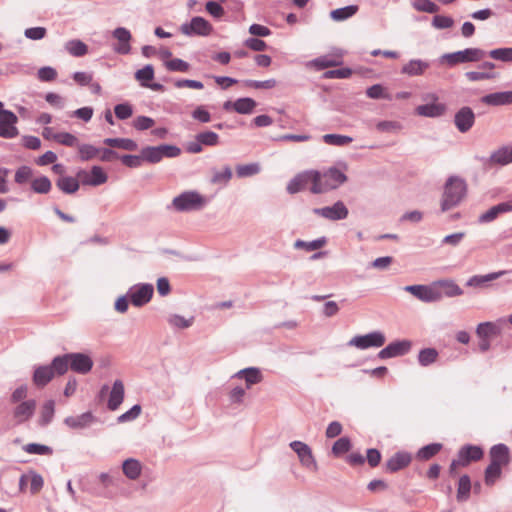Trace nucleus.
<instances>
[{
	"label": "nucleus",
	"mask_w": 512,
	"mask_h": 512,
	"mask_svg": "<svg viewBox=\"0 0 512 512\" xmlns=\"http://www.w3.org/2000/svg\"><path fill=\"white\" fill-rule=\"evenodd\" d=\"M376 129L383 133H397L402 129V125L397 121H379L376 124Z\"/></svg>",
	"instance_id": "obj_62"
},
{
	"label": "nucleus",
	"mask_w": 512,
	"mask_h": 512,
	"mask_svg": "<svg viewBox=\"0 0 512 512\" xmlns=\"http://www.w3.org/2000/svg\"><path fill=\"white\" fill-rule=\"evenodd\" d=\"M506 273L507 271L502 270L498 272L489 273L486 275H474L467 280L466 285L469 287L482 288L485 287L487 283H489L490 281L498 279L499 277Z\"/></svg>",
	"instance_id": "obj_33"
},
{
	"label": "nucleus",
	"mask_w": 512,
	"mask_h": 512,
	"mask_svg": "<svg viewBox=\"0 0 512 512\" xmlns=\"http://www.w3.org/2000/svg\"><path fill=\"white\" fill-rule=\"evenodd\" d=\"M180 32L188 37L208 36L213 31L212 25L203 17L195 16L190 22H185L180 26Z\"/></svg>",
	"instance_id": "obj_8"
},
{
	"label": "nucleus",
	"mask_w": 512,
	"mask_h": 512,
	"mask_svg": "<svg viewBox=\"0 0 512 512\" xmlns=\"http://www.w3.org/2000/svg\"><path fill=\"white\" fill-rule=\"evenodd\" d=\"M37 403L29 399L18 403L12 410V417L16 424H23L30 420L35 413Z\"/></svg>",
	"instance_id": "obj_13"
},
{
	"label": "nucleus",
	"mask_w": 512,
	"mask_h": 512,
	"mask_svg": "<svg viewBox=\"0 0 512 512\" xmlns=\"http://www.w3.org/2000/svg\"><path fill=\"white\" fill-rule=\"evenodd\" d=\"M322 139L326 144L333 146H345L353 141L352 137L340 134H325Z\"/></svg>",
	"instance_id": "obj_56"
},
{
	"label": "nucleus",
	"mask_w": 512,
	"mask_h": 512,
	"mask_svg": "<svg viewBox=\"0 0 512 512\" xmlns=\"http://www.w3.org/2000/svg\"><path fill=\"white\" fill-rule=\"evenodd\" d=\"M346 181V174L336 167L323 172L314 170V185L311 186L310 191L314 194H322L337 189Z\"/></svg>",
	"instance_id": "obj_2"
},
{
	"label": "nucleus",
	"mask_w": 512,
	"mask_h": 512,
	"mask_svg": "<svg viewBox=\"0 0 512 512\" xmlns=\"http://www.w3.org/2000/svg\"><path fill=\"white\" fill-rule=\"evenodd\" d=\"M403 290L424 303H433L442 300V291L436 287L435 282L430 285H407Z\"/></svg>",
	"instance_id": "obj_5"
},
{
	"label": "nucleus",
	"mask_w": 512,
	"mask_h": 512,
	"mask_svg": "<svg viewBox=\"0 0 512 512\" xmlns=\"http://www.w3.org/2000/svg\"><path fill=\"white\" fill-rule=\"evenodd\" d=\"M78 153L81 161H88L95 158L101 151V149L91 145V144H79Z\"/></svg>",
	"instance_id": "obj_54"
},
{
	"label": "nucleus",
	"mask_w": 512,
	"mask_h": 512,
	"mask_svg": "<svg viewBox=\"0 0 512 512\" xmlns=\"http://www.w3.org/2000/svg\"><path fill=\"white\" fill-rule=\"evenodd\" d=\"M483 455L484 452L480 446L467 444L459 449L457 458L460 461L461 467H466L471 462L479 461L482 459Z\"/></svg>",
	"instance_id": "obj_17"
},
{
	"label": "nucleus",
	"mask_w": 512,
	"mask_h": 512,
	"mask_svg": "<svg viewBox=\"0 0 512 512\" xmlns=\"http://www.w3.org/2000/svg\"><path fill=\"white\" fill-rule=\"evenodd\" d=\"M103 143L110 147L120 148L127 151H135L138 148L137 143L129 138H106Z\"/></svg>",
	"instance_id": "obj_37"
},
{
	"label": "nucleus",
	"mask_w": 512,
	"mask_h": 512,
	"mask_svg": "<svg viewBox=\"0 0 512 512\" xmlns=\"http://www.w3.org/2000/svg\"><path fill=\"white\" fill-rule=\"evenodd\" d=\"M436 287L438 289L443 288L442 297H456L463 294V290L460 288L458 284H456L452 280H439L435 281Z\"/></svg>",
	"instance_id": "obj_36"
},
{
	"label": "nucleus",
	"mask_w": 512,
	"mask_h": 512,
	"mask_svg": "<svg viewBox=\"0 0 512 512\" xmlns=\"http://www.w3.org/2000/svg\"><path fill=\"white\" fill-rule=\"evenodd\" d=\"M55 413V403L53 400L46 401L41 409L39 425L47 426L53 419Z\"/></svg>",
	"instance_id": "obj_48"
},
{
	"label": "nucleus",
	"mask_w": 512,
	"mask_h": 512,
	"mask_svg": "<svg viewBox=\"0 0 512 512\" xmlns=\"http://www.w3.org/2000/svg\"><path fill=\"white\" fill-rule=\"evenodd\" d=\"M64 47L65 50L73 57H82L88 53V46L79 39L67 41Z\"/></svg>",
	"instance_id": "obj_38"
},
{
	"label": "nucleus",
	"mask_w": 512,
	"mask_h": 512,
	"mask_svg": "<svg viewBox=\"0 0 512 512\" xmlns=\"http://www.w3.org/2000/svg\"><path fill=\"white\" fill-rule=\"evenodd\" d=\"M232 178V170L229 166L223 167L222 170H213L211 177L212 184L227 185Z\"/></svg>",
	"instance_id": "obj_51"
},
{
	"label": "nucleus",
	"mask_w": 512,
	"mask_h": 512,
	"mask_svg": "<svg viewBox=\"0 0 512 512\" xmlns=\"http://www.w3.org/2000/svg\"><path fill=\"white\" fill-rule=\"evenodd\" d=\"M481 102L488 106H504L512 104V91L494 92L484 95Z\"/></svg>",
	"instance_id": "obj_25"
},
{
	"label": "nucleus",
	"mask_w": 512,
	"mask_h": 512,
	"mask_svg": "<svg viewBox=\"0 0 512 512\" xmlns=\"http://www.w3.org/2000/svg\"><path fill=\"white\" fill-rule=\"evenodd\" d=\"M257 103L249 97L239 98L235 100L234 111L239 114H251L256 108Z\"/></svg>",
	"instance_id": "obj_42"
},
{
	"label": "nucleus",
	"mask_w": 512,
	"mask_h": 512,
	"mask_svg": "<svg viewBox=\"0 0 512 512\" xmlns=\"http://www.w3.org/2000/svg\"><path fill=\"white\" fill-rule=\"evenodd\" d=\"M386 342V337L381 331H373L365 335H356L352 337L347 345L355 347L360 350H366L369 348L382 347Z\"/></svg>",
	"instance_id": "obj_6"
},
{
	"label": "nucleus",
	"mask_w": 512,
	"mask_h": 512,
	"mask_svg": "<svg viewBox=\"0 0 512 512\" xmlns=\"http://www.w3.org/2000/svg\"><path fill=\"white\" fill-rule=\"evenodd\" d=\"M23 450L28 454L36 455H51L53 452L51 447L39 443H28L23 446Z\"/></svg>",
	"instance_id": "obj_57"
},
{
	"label": "nucleus",
	"mask_w": 512,
	"mask_h": 512,
	"mask_svg": "<svg viewBox=\"0 0 512 512\" xmlns=\"http://www.w3.org/2000/svg\"><path fill=\"white\" fill-rule=\"evenodd\" d=\"M357 11H358L357 5H348V6H345L342 8L332 10L330 12V17L332 18V20H334L336 22H341V21H345V20L351 18L352 16H354L357 13Z\"/></svg>",
	"instance_id": "obj_39"
},
{
	"label": "nucleus",
	"mask_w": 512,
	"mask_h": 512,
	"mask_svg": "<svg viewBox=\"0 0 512 512\" xmlns=\"http://www.w3.org/2000/svg\"><path fill=\"white\" fill-rule=\"evenodd\" d=\"M351 449V441L348 437H341L332 446V454L336 457L348 452Z\"/></svg>",
	"instance_id": "obj_61"
},
{
	"label": "nucleus",
	"mask_w": 512,
	"mask_h": 512,
	"mask_svg": "<svg viewBox=\"0 0 512 512\" xmlns=\"http://www.w3.org/2000/svg\"><path fill=\"white\" fill-rule=\"evenodd\" d=\"M2 113L3 116L0 117V136L5 139H12L19 133L16 127L18 118L12 111Z\"/></svg>",
	"instance_id": "obj_16"
},
{
	"label": "nucleus",
	"mask_w": 512,
	"mask_h": 512,
	"mask_svg": "<svg viewBox=\"0 0 512 512\" xmlns=\"http://www.w3.org/2000/svg\"><path fill=\"white\" fill-rule=\"evenodd\" d=\"M53 140L67 147H77L78 138L69 132H60L53 135Z\"/></svg>",
	"instance_id": "obj_59"
},
{
	"label": "nucleus",
	"mask_w": 512,
	"mask_h": 512,
	"mask_svg": "<svg viewBox=\"0 0 512 512\" xmlns=\"http://www.w3.org/2000/svg\"><path fill=\"white\" fill-rule=\"evenodd\" d=\"M412 348L410 340H397L391 342L382 350L379 351L378 357L380 359H389L406 355Z\"/></svg>",
	"instance_id": "obj_11"
},
{
	"label": "nucleus",
	"mask_w": 512,
	"mask_h": 512,
	"mask_svg": "<svg viewBox=\"0 0 512 512\" xmlns=\"http://www.w3.org/2000/svg\"><path fill=\"white\" fill-rule=\"evenodd\" d=\"M114 113L116 117L120 120H126L130 118L133 114V107L130 103L125 102L121 104H117L114 107Z\"/></svg>",
	"instance_id": "obj_64"
},
{
	"label": "nucleus",
	"mask_w": 512,
	"mask_h": 512,
	"mask_svg": "<svg viewBox=\"0 0 512 512\" xmlns=\"http://www.w3.org/2000/svg\"><path fill=\"white\" fill-rule=\"evenodd\" d=\"M500 330L493 322H482L477 326L476 334L479 338H489L499 334Z\"/></svg>",
	"instance_id": "obj_52"
},
{
	"label": "nucleus",
	"mask_w": 512,
	"mask_h": 512,
	"mask_svg": "<svg viewBox=\"0 0 512 512\" xmlns=\"http://www.w3.org/2000/svg\"><path fill=\"white\" fill-rule=\"evenodd\" d=\"M52 188V183L47 176H40L31 181V189L38 194H47Z\"/></svg>",
	"instance_id": "obj_47"
},
{
	"label": "nucleus",
	"mask_w": 512,
	"mask_h": 512,
	"mask_svg": "<svg viewBox=\"0 0 512 512\" xmlns=\"http://www.w3.org/2000/svg\"><path fill=\"white\" fill-rule=\"evenodd\" d=\"M28 481H30V491L32 494L39 492L44 485L43 477L33 470L28 473Z\"/></svg>",
	"instance_id": "obj_63"
},
{
	"label": "nucleus",
	"mask_w": 512,
	"mask_h": 512,
	"mask_svg": "<svg viewBox=\"0 0 512 512\" xmlns=\"http://www.w3.org/2000/svg\"><path fill=\"white\" fill-rule=\"evenodd\" d=\"M49 366L53 369L54 375H64L70 368L68 353L54 357Z\"/></svg>",
	"instance_id": "obj_43"
},
{
	"label": "nucleus",
	"mask_w": 512,
	"mask_h": 512,
	"mask_svg": "<svg viewBox=\"0 0 512 512\" xmlns=\"http://www.w3.org/2000/svg\"><path fill=\"white\" fill-rule=\"evenodd\" d=\"M417 114L424 117H440L446 111V105L439 102L420 105L416 108Z\"/></svg>",
	"instance_id": "obj_32"
},
{
	"label": "nucleus",
	"mask_w": 512,
	"mask_h": 512,
	"mask_svg": "<svg viewBox=\"0 0 512 512\" xmlns=\"http://www.w3.org/2000/svg\"><path fill=\"white\" fill-rule=\"evenodd\" d=\"M472 484L470 477L465 474L459 478L456 499L458 502H466L470 498Z\"/></svg>",
	"instance_id": "obj_34"
},
{
	"label": "nucleus",
	"mask_w": 512,
	"mask_h": 512,
	"mask_svg": "<svg viewBox=\"0 0 512 512\" xmlns=\"http://www.w3.org/2000/svg\"><path fill=\"white\" fill-rule=\"evenodd\" d=\"M411 459L410 453L403 451L397 452L386 462V468L389 472H397L408 466Z\"/></svg>",
	"instance_id": "obj_29"
},
{
	"label": "nucleus",
	"mask_w": 512,
	"mask_h": 512,
	"mask_svg": "<svg viewBox=\"0 0 512 512\" xmlns=\"http://www.w3.org/2000/svg\"><path fill=\"white\" fill-rule=\"evenodd\" d=\"M439 353L435 348H424L418 353V363L422 367H427L435 363L438 359Z\"/></svg>",
	"instance_id": "obj_40"
},
{
	"label": "nucleus",
	"mask_w": 512,
	"mask_h": 512,
	"mask_svg": "<svg viewBox=\"0 0 512 512\" xmlns=\"http://www.w3.org/2000/svg\"><path fill=\"white\" fill-rule=\"evenodd\" d=\"M308 183L314 185V170L304 171L294 176L287 184V192L296 194L302 191Z\"/></svg>",
	"instance_id": "obj_20"
},
{
	"label": "nucleus",
	"mask_w": 512,
	"mask_h": 512,
	"mask_svg": "<svg viewBox=\"0 0 512 512\" xmlns=\"http://www.w3.org/2000/svg\"><path fill=\"white\" fill-rule=\"evenodd\" d=\"M490 464L506 466L510 462V450L507 445L499 443L490 448Z\"/></svg>",
	"instance_id": "obj_21"
},
{
	"label": "nucleus",
	"mask_w": 512,
	"mask_h": 512,
	"mask_svg": "<svg viewBox=\"0 0 512 512\" xmlns=\"http://www.w3.org/2000/svg\"><path fill=\"white\" fill-rule=\"evenodd\" d=\"M124 384L121 380H115L111 391L109 393V399L107 403V407L111 411H115L119 408L124 400Z\"/></svg>",
	"instance_id": "obj_26"
},
{
	"label": "nucleus",
	"mask_w": 512,
	"mask_h": 512,
	"mask_svg": "<svg viewBox=\"0 0 512 512\" xmlns=\"http://www.w3.org/2000/svg\"><path fill=\"white\" fill-rule=\"evenodd\" d=\"M112 36L117 40V43L113 46L115 53L127 55L131 52L130 41L132 39V34L127 28L117 27L112 31Z\"/></svg>",
	"instance_id": "obj_14"
},
{
	"label": "nucleus",
	"mask_w": 512,
	"mask_h": 512,
	"mask_svg": "<svg viewBox=\"0 0 512 512\" xmlns=\"http://www.w3.org/2000/svg\"><path fill=\"white\" fill-rule=\"evenodd\" d=\"M142 469L141 462L135 458H128L122 463L123 474L131 481H135L141 476Z\"/></svg>",
	"instance_id": "obj_31"
},
{
	"label": "nucleus",
	"mask_w": 512,
	"mask_h": 512,
	"mask_svg": "<svg viewBox=\"0 0 512 512\" xmlns=\"http://www.w3.org/2000/svg\"><path fill=\"white\" fill-rule=\"evenodd\" d=\"M127 294L134 307H143L151 301L154 286L150 283H137L129 287Z\"/></svg>",
	"instance_id": "obj_7"
},
{
	"label": "nucleus",
	"mask_w": 512,
	"mask_h": 512,
	"mask_svg": "<svg viewBox=\"0 0 512 512\" xmlns=\"http://www.w3.org/2000/svg\"><path fill=\"white\" fill-rule=\"evenodd\" d=\"M141 157L143 161L149 163H158L162 160V154L158 146H147L141 150Z\"/></svg>",
	"instance_id": "obj_53"
},
{
	"label": "nucleus",
	"mask_w": 512,
	"mask_h": 512,
	"mask_svg": "<svg viewBox=\"0 0 512 512\" xmlns=\"http://www.w3.org/2000/svg\"><path fill=\"white\" fill-rule=\"evenodd\" d=\"M196 139L203 146H217L219 144V135L213 131H204L196 135Z\"/></svg>",
	"instance_id": "obj_58"
},
{
	"label": "nucleus",
	"mask_w": 512,
	"mask_h": 512,
	"mask_svg": "<svg viewBox=\"0 0 512 512\" xmlns=\"http://www.w3.org/2000/svg\"><path fill=\"white\" fill-rule=\"evenodd\" d=\"M495 67V63L485 61L478 66V71H468L465 73V77L471 82L494 80L499 77V74L494 71Z\"/></svg>",
	"instance_id": "obj_12"
},
{
	"label": "nucleus",
	"mask_w": 512,
	"mask_h": 512,
	"mask_svg": "<svg viewBox=\"0 0 512 512\" xmlns=\"http://www.w3.org/2000/svg\"><path fill=\"white\" fill-rule=\"evenodd\" d=\"M487 162L490 165H499L506 166L512 163V144L511 145H503L498 149L494 150Z\"/></svg>",
	"instance_id": "obj_22"
},
{
	"label": "nucleus",
	"mask_w": 512,
	"mask_h": 512,
	"mask_svg": "<svg viewBox=\"0 0 512 512\" xmlns=\"http://www.w3.org/2000/svg\"><path fill=\"white\" fill-rule=\"evenodd\" d=\"M261 171L259 163H248L236 166V174L239 178L251 177Z\"/></svg>",
	"instance_id": "obj_50"
},
{
	"label": "nucleus",
	"mask_w": 512,
	"mask_h": 512,
	"mask_svg": "<svg viewBox=\"0 0 512 512\" xmlns=\"http://www.w3.org/2000/svg\"><path fill=\"white\" fill-rule=\"evenodd\" d=\"M70 369L79 374H87L93 367L92 358L84 353H68Z\"/></svg>",
	"instance_id": "obj_15"
},
{
	"label": "nucleus",
	"mask_w": 512,
	"mask_h": 512,
	"mask_svg": "<svg viewBox=\"0 0 512 512\" xmlns=\"http://www.w3.org/2000/svg\"><path fill=\"white\" fill-rule=\"evenodd\" d=\"M502 466L489 464L485 469L484 481L488 486H493L496 481L501 477Z\"/></svg>",
	"instance_id": "obj_49"
},
{
	"label": "nucleus",
	"mask_w": 512,
	"mask_h": 512,
	"mask_svg": "<svg viewBox=\"0 0 512 512\" xmlns=\"http://www.w3.org/2000/svg\"><path fill=\"white\" fill-rule=\"evenodd\" d=\"M208 202V198L201 195L198 191L188 190L174 197L171 204L167 206V209L181 213L200 211Z\"/></svg>",
	"instance_id": "obj_3"
},
{
	"label": "nucleus",
	"mask_w": 512,
	"mask_h": 512,
	"mask_svg": "<svg viewBox=\"0 0 512 512\" xmlns=\"http://www.w3.org/2000/svg\"><path fill=\"white\" fill-rule=\"evenodd\" d=\"M167 322L172 328L187 329L194 323V317L185 318L179 314H170L167 317Z\"/></svg>",
	"instance_id": "obj_41"
},
{
	"label": "nucleus",
	"mask_w": 512,
	"mask_h": 512,
	"mask_svg": "<svg viewBox=\"0 0 512 512\" xmlns=\"http://www.w3.org/2000/svg\"><path fill=\"white\" fill-rule=\"evenodd\" d=\"M338 65V62L335 61L330 56H321L318 58H315L307 63V66H313L318 70H323L329 67H334Z\"/></svg>",
	"instance_id": "obj_60"
},
{
	"label": "nucleus",
	"mask_w": 512,
	"mask_h": 512,
	"mask_svg": "<svg viewBox=\"0 0 512 512\" xmlns=\"http://www.w3.org/2000/svg\"><path fill=\"white\" fill-rule=\"evenodd\" d=\"M233 378L243 379L246 383V389H250L253 385L260 383L263 376L259 368L248 367L236 372Z\"/></svg>",
	"instance_id": "obj_24"
},
{
	"label": "nucleus",
	"mask_w": 512,
	"mask_h": 512,
	"mask_svg": "<svg viewBox=\"0 0 512 512\" xmlns=\"http://www.w3.org/2000/svg\"><path fill=\"white\" fill-rule=\"evenodd\" d=\"M53 377V369L49 365H40L35 367L32 380L37 387H44Z\"/></svg>",
	"instance_id": "obj_30"
},
{
	"label": "nucleus",
	"mask_w": 512,
	"mask_h": 512,
	"mask_svg": "<svg viewBox=\"0 0 512 512\" xmlns=\"http://www.w3.org/2000/svg\"><path fill=\"white\" fill-rule=\"evenodd\" d=\"M154 78V68L151 64L145 65L135 73V79L140 82L141 86L146 87L148 82Z\"/></svg>",
	"instance_id": "obj_55"
},
{
	"label": "nucleus",
	"mask_w": 512,
	"mask_h": 512,
	"mask_svg": "<svg viewBox=\"0 0 512 512\" xmlns=\"http://www.w3.org/2000/svg\"><path fill=\"white\" fill-rule=\"evenodd\" d=\"M313 214L322 217L329 221L344 220L348 217L349 210L343 201H337L331 206H325L321 208H314Z\"/></svg>",
	"instance_id": "obj_9"
},
{
	"label": "nucleus",
	"mask_w": 512,
	"mask_h": 512,
	"mask_svg": "<svg viewBox=\"0 0 512 512\" xmlns=\"http://www.w3.org/2000/svg\"><path fill=\"white\" fill-rule=\"evenodd\" d=\"M490 58L504 63H512V47H502L486 52Z\"/></svg>",
	"instance_id": "obj_46"
},
{
	"label": "nucleus",
	"mask_w": 512,
	"mask_h": 512,
	"mask_svg": "<svg viewBox=\"0 0 512 512\" xmlns=\"http://www.w3.org/2000/svg\"><path fill=\"white\" fill-rule=\"evenodd\" d=\"M84 185L99 186L107 182L108 176L100 166H93L90 173L82 170L78 173Z\"/></svg>",
	"instance_id": "obj_19"
},
{
	"label": "nucleus",
	"mask_w": 512,
	"mask_h": 512,
	"mask_svg": "<svg viewBox=\"0 0 512 512\" xmlns=\"http://www.w3.org/2000/svg\"><path fill=\"white\" fill-rule=\"evenodd\" d=\"M56 186L65 194H73L80 187L78 179L72 176L59 177L56 181Z\"/></svg>",
	"instance_id": "obj_35"
},
{
	"label": "nucleus",
	"mask_w": 512,
	"mask_h": 512,
	"mask_svg": "<svg viewBox=\"0 0 512 512\" xmlns=\"http://www.w3.org/2000/svg\"><path fill=\"white\" fill-rule=\"evenodd\" d=\"M289 446L297 454L303 467L312 471L317 470L318 465L312 453V449L306 443L296 440L290 442Z\"/></svg>",
	"instance_id": "obj_10"
},
{
	"label": "nucleus",
	"mask_w": 512,
	"mask_h": 512,
	"mask_svg": "<svg viewBox=\"0 0 512 512\" xmlns=\"http://www.w3.org/2000/svg\"><path fill=\"white\" fill-rule=\"evenodd\" d=\"M327 240L325 237H321L312 241L296 240L294 243L295 249H304L308 252L316 251L322 248L326 244Z\"/></svg>",
	"instance_id": "obj_45"
},
{
	"label": "nucleus",
	"mask_w": 512,
	"mask_h": 512,
	"mask_svg": "<svg viewBox=\"0 0 512 512\" xmlns=\"http://www.w3.org/2000/svg\"><path fill=\"white\" fill-rule=\"evenodd\" d=\"M486 56V51L480 48H466L452 53H445L439 58L440 63H445L450 67L458 64L479 62Z\"/></svg>",
	"instance_id": "obj_4"
},
{
	"label": "nucleus",
	"mask_w": 512,
	"mask_h": 512,
	"mask_svg": "<svg viewBox=\"0 0 512 512\" xmlns=\"http://www.w3.org/2000/svg\"><path fill=\"white\" fill-rule=\"evenodd\" d=\"M510 211H512V201L501 202L482 213L478 221L479 223H489L495 220L500 214Z\"/></svg>",
	"instance_id": "obj_27"
},
{
	"label": "nucleus",
	"mask_w": 512,
	"mask_h": 512,
	"mask_svg": "<svg viewBox=\"0 0 512 512\" xmlns=\"http://www.w3.org/2000/svg\"><path fill=\"white\" fill-rule=\"evenodd\" d=\"M474 123L475 114L468 106L459 109L454 116V124L461 133L468 132L473 127Z\"/></svg>",
	"instance_id": "obj_18"
},
{
	"label": "nucleus",
	"mask_w": 512,
	"mask_h": 512,
	"mask_svg": "<svg viewBox=\"0 0 512 512\" xmlns=\"http://www.w3.org/2000/svg\"><path fill=\"white\" fill-rule=\"evenodd\" d=\"M430 68V62L422 59H411L401 68V73L409 76H422Z\"/></svg>",
	"instance_id": "obj_23"
},
{
	"label": "nucleus",
	"mask_w": 512,
	"mask_h": 512,
	"mask_svg": "<svg viewBox=\"0 0 512 512\" xmlns=\"http://www.w3.org/2000/svg\"><path fill=\"white\" fill-rule=\"evenodd\" d=\"M441 443H431L420 448L416 454L417 459L426 461L438 454L442 449Z\"/></svg>",
	"instance_id": "obj_44"
},
{
	"label": "nucleus",
	"mask_w": 512,
	"mask_h": 512,
	"mask_svg": "<svg viewBox=\"0 0 512 512\" xmlns=\"http://www.w3.org/2000/svg\"><path fill=\"white\" fill-rule=\"evenodd\" d=\"M467 185L464 179L458 176H450L444 185L441 199V211H449L458 206L465 198Z\"/></svg>",
	"instance_id": "obj_1"
},
{
	"label": "nucleus",
	"mask_w": 512,
	"mask_h": 512,
	"mask_svg": "<svg viewBox=\"0 0 512 512\" xmlns=\"http://www.w3.org/2000/svg\"><path fill=\"white\" fill-rule=\"evenodd\" d=\"M95 417L91 412H85L77 416H68L64 419V423L72 429H85L92 425Z\"/></svg>",
	"instance_id": "obj_28"
}]
</instances>
